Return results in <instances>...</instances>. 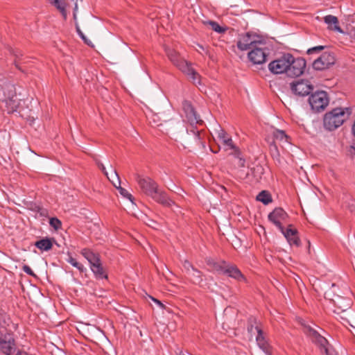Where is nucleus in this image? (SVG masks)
I'll return each instance as SVG.
<instances>
[{
  "label": "nucleus",
  "mask_w": 355,
  "mask_h": 355,
  "mask_svg": "<svg viewBox=\"0 0 355 355\" xmlns=\"http://www.w3.org/2000/svg\"><path fill=\"white\" fill-rule=\"evenodd\" d=\"M136 180L141 191L157 202L165 207H171L174 204L166 193L159 189L158 184L151 178L137 175Z\"/></svg>",
  "instance_id": "1"
},
{
  "label": "nucleus",
  "mask_w": 355,
  "mask_h": 355,
  "mask_svg": "<svg viewBox=\"0 0 355 355\" xmlns=\"http://www.w3.org/2000/svg\"><path fill=\"white\" fill-rule=\"evenodd\" d=\"M350 114L349 108L336 107L325 114L323 119L324 127L328 130H334L340 127Z\"/></svg>",
  "instance_id": "2"
},
{
  "label": "nucleus",
  "mask_w": 355,
  "mask_h": 355,
  "mask_svg": "<svg viewBox=\"0 0 355 355\" xmlns=\"http://www.w3.org/2000/svg\"><path fill=\"white\" fill-rule=\"evenodd\" d=\"M2 89L3 97L0 98V101L4 104L5 111L8 114L17 112L20 100L17 96L15 85L7 83L3 87Z\"/></svg>",
  "instance_id": "3"
},
{
  "label": "nucleus",
  "mask_w": 355,
  "mask_h": 355,
  "mask_svg": "<svg viewBox=\"0 0 355 355\" xmlns=\"http://www.w3.org/2000/svg\"><path fill=\"white\" fill-rule=\"evenodd\" d=\"M266 46V43L262 40L259 42L257 45L248 53L249 60L256 64L265 62L269 54V49Z\"/></svg>",
  "instance_id": "4"
},
{
  "label": "nucleus",
  "mask_w": 355,
  "mask_h": 355,
  "mask_svg": "<svg viewBox=\"0 0 355 355\" xmlns=\"http://www.w3.org/2000/svg\"><path fill=\"white\" fill-rule=\"evenodd\" d=\"M260 41L257 35L246 33L239 35L236 46L241 51L252 50Z\"/></svg>",
  "instance_id": "5"
},
{
  "label": "nucleus",
  "mask_w": 355,
  "mask_h": 355,
  "mask_svg": "<svg viewBox=\"0 0 355 355\" xmlns=\"http://www.w3.org/2000/svg\"><path fill=\"white\" fill-rule=\"evenodd\" d=\"M311 109L315 112H320L325 109L329 104V98L324 91L316 92L309 98Z\"/></svg>",
  "instance_id": "6"
},
{
  "label": "nucleus",
  "mask_w": 355,
  "mask_h": 355,
  "mask_svg": "<svg viewBox=\"0 0 355 355\" xmlns=\"http://www.w3.org/2000/svg\"><path fill=\"white\" fill-rule=\"evenodd\" d=\"M336 62L334 53L325 51L318 57L312 63L313 68L317 71H322L329 69Z\"/></svg>",
  "instance_id": "7"
},
{
  "label": "nucleus",
  "mask_w": 355,
  "mask_h": 355,
  "mask_svg": "<svg viewBox=\"0 0 355 355\" xmlns=\"http://www.w3.org/2000/svg\"><path fill=\"white\" fill-rule=\"evenodd\" d=\"M291 54L286 53L278 59L272 61L268 64L269 70L274 74H281L286 73L287 74L288 67H289Z\"/></svg>",
  "instance_id": "8"
},
{
  "label": "nucleus",
  "mask_w": 355,
  "mask_h": 355,
  "mask_svg": "<svg viewBox=\"0 0 355 355\" xmlns=\"http://www.w3.org/2000/svg\"><path fill=\"white\" fill-rule=\"evenodd\" d=\"M308 334L312 342L319 347L321 354L324 355H334V352L329 348V343L324 337L311 328L309 329Z\"/></svg>",
  "instance_id": "9"
},
{
  "label": "nucleus",
  "mask_w": 355,
  "mask_h": 355,
  "mask_svg": "<svg viewBox=\"0 0 355 355\" xmlns=\"http://www.w3.org/2000/svg\"><path fill=\"white\" fill-rule=\"evenodd\" d=\"M15 340L10 331L0 333V351L6 355H10L15 351Z\"/></svg>",
  "instance_id": "10"
},
{
  "label": "nucleus",
  "mask_w": 355,
  "mask_h": 355,
  "mask_svg": "<svg viewBox=\"0 0 355 355\" xmlns=\"http://www.w3.org/2000/svg\"><path fill=\"white\" fill-rule=\"evenodd\" d=\"M289 60L290 64L288 67L287 76L295 77L302 74L306 67V60L302 58H295L292 55L291 59Z\"/></svg>",
  "instance_id": "11"
},
{
  "label": "nucleus",
  "mask_w": 355,
  "mask_h": 355,
  "mask_svg": "<svg viewBox=\"0 0 355 355\" xmlns=\"http://www.w3.org/2000/svg\"><path fill=\"white\" fill-rule=\"evenodd\" d=\"M291 89L295 94L304 96L313 91V86L307 80H298L291 83Z\"/></svg>",
  "instance_id": "12"
},
{
  "label": "nucleus",
  "mask_w": 355,
  "mask_h": 355,
  "mask_svg": "<svg viewBox=\"0 0 355 355\" xmlns=\"http://www.w3.org/2000/svg\"><path fill=\"white\" fill-rule=\"evenodd\" d=\"M288 218V215L281 207H276L268 216L269 221L272 223L280 231H283L284 228L282 222H286Z\"/></svg>",
  "instance_id": "13"
},
{
  "label": "nucleus",
  "mask_w": 355,
  "mask_h": 355,
  "mask_svg": "<svg viewBox=\"0 0 355 355\" xmlns=\"http://www.w3.org/2000/svg\"><path fill=\"white\" fill-rule=\"evenodd\" d=\"M182 109L185 114L187 120L193 126L195 124H201L202 121L200 116L196 113L191 103L188 101L182 102Z\"/></svg>",
  "instance_id": "14"
},
{
  "label": "nucleus",
  "mask_w": 355,
  "mask_h": 355,
  "mask_svg": "<svg viewBox=\"0 0 355 355\" xmlns=\"http://www.w3.org/2000/svg\"><path fill=\"white\" fill-rule=\"evenodd\" d=\"M334 309H333L334 313L340 315L341 313H345V312L350 309L352 306V300L349 298L342 296L341 295H336L334 302L332 303Z\"/></svg>",
  "instance_id": "15"
},
{
  "label": "nucleus",
  "mask_w": 355,
  "mask_h": 355,
  "mask_svg": "<svg viewBox=\"0 0 355 355\" xmlns=\"http://www.w3.org/2000/svg\"><path fill=\"white\" fill-rule=\"evenodd\" d=\"M286 239L291 245L299 247L300 245V239L298 236V231L294 228L292 225H288L286 229L284 228L283 231H280Z\"/></svg>",
  "instance_id": "16"
},
{
  "label": "nucleus",
  "mask_w": 355,
  "mask_h": 355,
  "mask_svg": "<svg viewBox=\"0 0 355 355\" xmlns=\"http://www.w3.org/2000/svg\"><path fill=\"white\" fill-rule=\"evenodd\" d=\"M166 53L171 62L181 71L184 69V64H189L174 49H166Z\"/></svg>",
  "instance_id": "17"
},
{
  "label": "nucleus",
  "mask_w": 355,
  "mask_h": 355,
  "mask_svg": "<svg viewBox=\"0 0 355 355\" xmlns=\"http://www.w3.org/2000/svg\"><path fill=\"white\" fill-rule=\"evenodd\" d=\"M256 330L257 331L256 341L258 346L267 355H271V347L269 343H268L267 340L264 337L263 331L258 327H256Z\"/></svg>",
  "instance_id": "18"
},
{
  "label": "nucleus",
  "mask_w": 355,
  "mask_h": 355,
  "mask_svg": "<svg viewBox=\"0 0 355 355\" xmlns=\"http://www.w3.org/2000/svg\"><path fill=\"white\" fill-rule=\"evenodd\" d=\"M224 275H227L230 277L233 278L238 282L246 281L245 276L235 265L228 263Z\"/></svg>",
  "instance_id": "19"
},
{
  "label": "nucleus",
  "mask_w": 355,
  "mask_h": 355,
  "mask_svg": "<svg viewBox=\"0 0 355 355\" xmlns=\"http://www.w3.org/2000/svg\"><path fill=\"white\" fill-rule=\"evenodd\" d=\"M217 137L221 144L227 149H232L233 150L237 148L234 144L231 137H227V133L223 129H220L217 132Z\"/></svg>",
  "instance_id": "20"
},
{
  "label": "nucleus",
  "mask_w": 355,
  "mask_h": 355,
  "mask_svg": "<svg viewBox=\"0 0 355 355\" xmlns=\"http://www.w3.org/2000/svg\"><path fill=\"white\" fill-rule=\"evenodd\" d=\"M207 263L212 270L219 274H225V269L228 265V263L225 261H215L214 260H208Z\"/></svg>",
  "instance_id": "21"
},
{
  "label": "nucleus",
  "mask_w": 355,
  "mask_h": 355,
  "mask_svg": "<svg viewBox=\"0 0 355 355\" xmlns=\"http://www.w3.org/2000/svg\"><path fill=\"white\" fill-rule=\"evenodd\" d=\"M235 176L240 180L250 179V175L253 174L254 168H250L248 166L242 168H234Z\"/></svg>",
  "instance_id": "22"
},
{
  "label": "nucleus",
  "mask_w": 355,
  "mask_h": 355,
  "mask_svg": "<svg viewBox=\"0 0 355 355\" xmlns=\"http://www.w3.org/2000/svg\"><path fill=\"white\" fill-rule=\"evenodd\" d=\"M184 69L182 71L187 74L195 85L200 84V75L191 66L190 64H184Z\"/></svg>",
  "instance_id": "23"
},
{
  "label": "nucleus",
  "mask_w": 355,
  "mask_h": 355,
  "mask_svg": "<svg viewBox=\"0 0 355 355\" xmlns=\"http://www.w3.org/2000/svg\"><path fill=\"white\" fill-rule=\"evenodd\" d=\"M114 175L116 178V182H115L114 180H112L113 185L118 189L121 196L133 202V196L125 189L121 187V180L118 173L114 171Z\"/></svg>",
  "instance_id": "24"
},
{
  "label": "nucleus",
  "mask_w": 355,
  "mask_h": 355,
  "mask_svg": "<svg viewBox=\"0 0 355 355\" xmlns=\"http://www.w3.org/2000/svg\"><path fill=\"white\" fill-rule=\"evenodd\" d=\"M339 288L335 284H332L331 286L324 291V297L326 300H329L330 302L334 303L336 295H340Z\"/></svg>",
  "instance_id": "25"
},
{
  "label": "nucleus",
  "mask_w": 355,
  "mask_h": 355,
  "mask_svg": "<svg viewBox=\"0 0 355 355\" xmlns=\"http://www.w3.org/2000/svg\"><path fill=\"white\" fill-rule=\"evenodd\" d=\"M82 255L89 261L90 267L101 261L99 255L94 253L89 249H83L81 251Z\"/></svg>",
  "instance_id": "26"
},
{
  "label": "nucleus",
  "mask_w": 355,
  "mask_h": 355,
  "mask_svg": "<svg viewBox=\"0 0 355 355\" xmlns=\"http://www.w3.org/2000/svg\"><path fill=\"white\" fill-rule=\"evenodd\" d=\"M324 22L329 25V28L331 30L336 31L338 32L342 33L343 31L338 25V18L334 15H327L324 17Z\"/></svg>",
  "instance_id": "27"
},
{
  "label": "nucleus",
  "mask_w": 355,
  "mask_h": 355,
  "mask_svg": "<svg viewBox=\"0 0 355 355\" xmlns=\"http://www.w3.org/2000/svg\"><path fill=\"white\" fill-rule=\"evenodd\" d=\"M91 270L97 279H107L106 271L102 266L101 261L92 266Z\"/></svg>",
  "instance_id": "28"
},
{
  "label": "nucleus",
  "mask_w": 355,
  "mask_h": 355,
  "mask_svg": "<svg viewBox=\"0 0 355 355\" xmlns=\"http://www.w3.org/2000/svg\"><path fill=\"white\" fill-rule=\"evenodd\" d=\"M49 1L60 12L64 19L67 18L66 3L64 0H49Z\"/></svg>",
  "instance_id": "29"
},
{
  "label": "nucleus",
  "mask_w": 355,
  "mask_h": 355,
  "mask_svg": "<svg viewBox=\"0 0 355 355\" xmlns=\"http://www.w3.org/2000/svg\"><path fill=\"white\" fill-rule=\"evenodd\" d=\"M236 159L234 168H243L245 167V159L242 157L241 153L239 148L234 150L232 153Z\"/></svg>",
  "instance_id": "30"
},
{
  "label": "nucleus",
  "mask_w": 355,
  "mask_h": 355,
  "mask_svg": "<svg viewBox=\"0 0 355 355\" xmlns=\"http://www.w3.org/2000/svg\"><path fill=\"white\" fill-rule=\"evenodd\" d=\"M257 200L263 202L264 205H268L272 202L271 196L267 191H261L257 196Z\"/></svg>",
  "instance_id": "31"
},
{
  "label": "nucleus",
  "mask_w": 355,
  "mask_h": 355,
  "mask_svg": "<svg viewBox=\"0 0 355 355\" xmlns=\"http://www.w3.org/2000/svg\"><path fill=\"white\" fill-rule=\"evenodd\" d=\"M192 277V281L196 284H200L202 282V272L198 270L197 268L192 269L191 272V275H189Z\"/></svg>",
  "instance_id": "32"
},
{
  "label": "nucleus",
  "mask_w": 355,
  "mask_h": 355,
  "mask_svg": "<svg viewBox=\"0 0 355 355\" xmlns=\"http://www.w3.org/2000/svg\"><path fill=\"white\" fill-rule=\"evenodd\" d=\"M49 225L55 231H58L62 228V222L56 217L49 218Z\"/></svg>",
  "instance_id": "33"
},
{
  "label": "nucleus",
  "mask_w": 355,
  "mask_h": 355,
  "mask_svg": "<svg viewBox=\"0 0 355 355\" xmlns=\"http://www.w3.org/2000/svg\"><path fill=\"white\" fill-rule=\"evenodd\" d=\"M208 24L211 26L212 30L218 33H225L227 30L226 27L220 26L217 22L214 21H209Z\"/></svg>",
  "instance_id": "34"
},
{
  "label": "nucleus",
  "mask_w": 355,
  "mask_h": 355,
  "mask_svg": "<svg viewBox=\"0 0 355 355\" xmlns=\"http://www.w3.org/2000/svg\"><path fill=\"white\" fill-rule=\"evenodd\" d=\"M67 261L71 263L73 266L77 268L80 271L83 272L85 269L83 264L78 262L76 259L73 258L71 256H69L67 259Z\"/></svg>",
  "instance_id": "35"
},
{
  "label": "nucleus",
  "mask_w": 355,
  "mask_h": 355,
  "mask_svg": "<svg viewBox=\"0 0 355 355\" xmlns=\"http://www.w3.org/2000/svg\"><path fill=\"white\" fill-rule=\"evenodd\" d=\"M324 49V46H316L309 49L306 51L308 55H311L313 53H319L321 51Z\"/></svg>",
  "instance_id": "36"
},
{
  "label": "nucleus",
  "mask_w": 355,
  "mask_h": 355,
  "mask_svg": "<svg viewBox=\"0 0 355 355\" xmlns=\"http://www.w3.org/2000/svg\"><path fill=\"white\" fill-rule=\"evenodd\" d=\"M183 268L187 272L188 275H191V272L192 271V269H194L195 268L187 260H184L183 262Z\"/></svg>",
  "instance_id": "37"
},
{
  "label": "nucleus",
  "mask_w": 355,
  "mask_h": 355,
  "mask_svg": "<svg viewBox=\"0 0 355 355\" xmlns=\"http://www.w3.org/2000/svg\"><path fill=\"white\" fill-rule=\"evenodd\" d=\"M274 137H275V139H279L281 141L285 139L286 140L287 139V136L285 134V132L282 130H277L275 133H274Z\"/></svg>",
  "instance_id": "38"
},
{
  "label": "nucleus",
  "mask_w": 355,
  "mask_h": 355,
  "mask_svg": "<svg viewBox=\"0 0 355 355\" xmlns=\"http://www.w3.org/2000/svg\"><path fill=\"white\" fill-rule=\"evenodd\" d=\"M55 243V240L53 238L46 237V251L51 249L53 243Z\"/></svg>",
  "instance_id": "39"
},
{
  "label": "nucleus",
  "mask_w": 355,
  "mask_h": 355,
  "mask_svg": "<svg viewBox=\"0 0 355 355\" xmlns=\"http://www.w3.org/2000/svg\"><path fill=\"white\" fill-rule=\"evenodd\" d=\"M32 209L36 211L35 217H37L38 215L40 216H42L44 214V213H43L44 210H43L42 207H41L40 206L34 205V208L33 207Z\"/></svg>",
  "instance_id": "40"
},
{
  "label": "nucleus",
  "mask_w": 355,
  "mask_h": 355,
  "mask_svg": "<svg viewBox=\"0 0 355 355\" xmlns=\"http://www.w3.org/2000/svg\"><path fill=\"white\" fill-rule=\"evenodd\" d=\"M35 246L40 249L42 251L44 250V238L35 242Z\"/></svg>",
  "instance_id": "41"
},
{
  "label": "nucleus",
  "mask_w": 355,
  "mask_h": 355,
  "mask_svg": "<svg viewBox=\"0 0 355 355\" xmlns=\"http://www.w3.org/2000/svg\"><path fill=\"white\" fill-rule=\"evenodd\" d=\"M191 132H192L193 133L194 139L196 141V142H199L200 143V131L193 128L192 130H191Z\"/></svg>",
  "instance_id": "42"
},
{
  "label": "nucleus",
  "mask_w": 355,
  "mask_h": 355,
  "mask_svg": "<svg viewBox=\"0 0 355 355\" xmlns=\"http://www.w3.org/2000/svg\"><path fill=\"white\" fill-rule=\"evenodd\" d=\"M23 270L29 275L35 276V274L33 272L32 269L27 265H24L23 266Z\"/></svg>",
  "instance_id": "43"
},
{
  "label": "nucleus",
  "mask_w": 355,
  "mask_h": 355,
  "mask_svg": "<svg viewBox=\"0 0 355 355\" xmlns=\"http://www.w3.org/2000/svg\"><path fill=\"white\" fill-rule=\"evenodd\" d=\"M96 164L98 166V168L104 173V174L107 176V172L105 170V167L103 165V163H101L100 161H96Z\"/></svg>",
  "instance_id": "44"
},
{
  "label": "nucleus",
  "mask_w": 355,
  "mask_h": 355,
  "mask_svg": "<svg viewBox=\"0 0 355 355\" xmlns=\"http://www.w3.org/2000/svg\"><path fill=\"white\" fill-rule=\"evenodd\" d=\"M114 171H115L116 173H117V172L116 171V170L113 169V170H112V174H111V176L110 177V176L107 175V178H108L111 182H112V180H114L115 182H116V178H115V176H114Z\"/></svg>",
  "instance_id": "45"
},
{
  "label": "nucleus",
  "mask_w": 355,
  "mask_h": 355,
  "mask_svg": "<svg viewBox=\"0 0 355 355\" xmlns=\"http://www.w3.org/2000/svg\"><path fill=\"white\" fill-rule=\"evenodd\" d=\"M11 53L16 57V58H19V55H21V53L18 51H15L14 50H12Z\"/></svg>",
  "instance_id": "46"
},
{
  "label": "nucleus",
  "mask_w": 355,
  "mask_h": 355,
  "mask_svg": "<svg viewBox=\"0 0 355 355\" xmlns=\"http://www.w3.org/2000/svg\"><path fill=\"white\" fill-rule=\"evenodd\" d=\"M151 298H152V300H153L156 304H157L159 306H161V307H164V304H162L159 300H157V299H155V298H153V297H151Z\"/></svg>",
  "instance_id": "47"
},
{
  "label": "nucleus",
  "mask_w": 355,
  "mask_h": 355,
  "mask_svg": "<svg viewBox=\"0 0 355 355\" xmlns=\"http://www.w3.org/2000/svg\"><path fill=\"white\" fill-rule=\"evenodd\" d=\"M76 31L80 37H82L83 35H84L83 33L81 31V30L80 29V28L78 26H76Z\"/></svg>",
  "instance_id": "48"
},
{
  "label": "nucleus",
  "mask_w": 355,
  "mask_h": 355,
  "mask_svg": "<svg viewBox=\"0 0 355 355\" xmlns=\"http://www.w3.org/2000/svg\"><path fill=\"white\" fill-rule=\"evenodd\" d=\"M84 42L88 46H92V42L89 40L87 39L86 41H84Z\"/></svg>",
  "instance_id": "49"
},
{
  "label": "nucleus",
  "mask_w": 355,
  "mask_h": 355,
  "mask_svg": "<svg viewBox=\"0 0 355 355\" xmlns=\"http://www.w3.org/2000/svg\"><path fill=\"white\" fill-rule=\"evenodd\" d=\"M351 37L355 40V30L351 32Z\"/></svg>",
  "instance_id": "50"
},
{
  "label": "nucleus",
  "mask_w": 355,
  "mask_h": 355,
  "mask_svg": "<svg viewBox=\"0 0 355 355\" xmlns=\"http://www.w3.org/2000/svg\"><path fill=\"white\" fill-rule=\"evenodd\" d=\"M15 355H28V354L26 352H19Z\"/></svg>",
  "instance_id": "51"
},
{
  "label": "nucleus",
  "mask_w": 355,
  "mask_h": 355,
  "mask_svg": "<svg viewBox=\"0 0 355 355\" xmlns=\"http://www.w3.org/2000/svg\"><path fill=\"white\" fill-rule=\"evenodd\" d=\"M81 38L83 39V41H86V40L87 39L85 35H83V37Z\"/></svg>",
  "instance_id": "52"
},
{
  "label": "nucleus",
  "mask_w": 355,
  "mask_h": 355,
  "mask_svg": "<svg viewBox=\"0 0 355 355\" xmlns=\"http://www.w3.org/2000/svg\"><path fill=\"white\" fill-rule=\"evenodd\" d=\"M199 49L204 50V47L202 45L198 44Z\"/></svg>",
  "instance_id": "53"
},
{
  "label": "nucleus",
  "mask_w": 355,
  "mask_h": 355,
  "mask_svg": "<svg viewBox=\"0 0 355 355\" xmlns=\"http://www.w3.org/2000/svg\"><path fill=\"white\" fill-rule=\"evenodd\" d=\"M3 323H4L6 325H7V326H8V325H9V324H8V323H7V320H6V319H4V320H3Z\"/></svg>",
  "instance_id": "54"
},
{
  "label": "nucleus",
  "mask_w": 355,
  "mask_h": 355,
  "mask_svg": "<svg viewBox=\"0 0 355 355\" xmlns=\"http://www.w3.org/2000/svg\"><path fill=\"white\" fill-rule=\"evenodd\" d=\"M178 355H185V354H183V353H182V352H181V351H180V352L178 354Z\"/></svg>",
  "instance_id": "55"
},
{
  "label": "nucleus",
  "mask_w": 355,
  "mask_h": 355,
  "mask_svg": "<svg viewBox=\"0 0 355 355\" xmlns=\"http://www.w3.org/2000/svg\"><path fill=\"white\" fill-rule=\"evenodd\" d=\"M341 319H343V320H346V318H345V317H343V316H341Z\"/></svg>",
  "instance_id": "56"
},
{
  "label": "nucleus",
  "mask_w": 355,
  "mask_h": 355,
  "mask_svg": "<svg viewBox=\"0 0 355 355\" xmlns=\"http://www.w3.org/2000/svg\"><path fill=\"white\" fill-rule=\"evenodd\" d=\"M15 62L16 67H18V64H17V61L16 60L15 61Z\"/></svg>",
  "instance_id": "57"
},
{
  "label": "nucleus",
  "mask_w": 355,
  "mask_h": 355,
  "mask_svg": "<svg viewBox=\"0 0 355 355\" xmlns=\"http://www.w3.org/2000/svg\"><path fill=\"white\" fill-rule=\"evenodd\" d=\"M57 246H59V244L58 243H55Z\"/></svg>",
  "instance_id": "58"
},
{
  "label": "nucleus",
  "mask_w": 355,
  "mask_h": 355,
  "mask_svg": "<svg viewBox=\"0 0 355 355\" xmlns=\"http://www.w3.org/2000/svg\"><path fill=\"white\" fill-rule=\"evenodd\" d=\"M57 246H59V244L58 243H55Z\"/></svg>",
  "instance_id": "59"
},
{
  "label": "nucleus",
  "mask_w": 355,
  "mask_h": 355,
  "mask_svg": "<svg viewBox=\"0 0 355 355\" xmlns=\"http://www.w3.org/2000/svg\"><path fill=\"white\" fill-rule=\"evenodd\" d=\"M57 246H59V244L58 243H55Z\"/></svg>",
  "instance_id": "60"
}]
</instances>
